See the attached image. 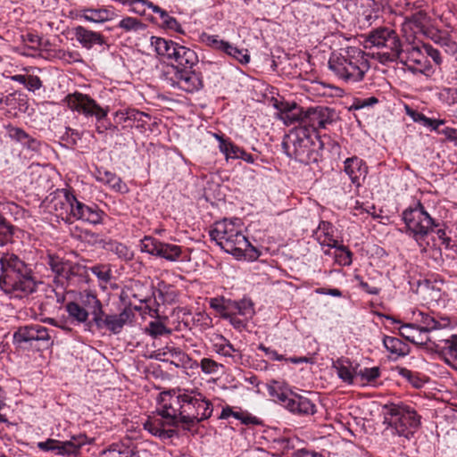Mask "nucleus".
Returning <instances> with one entry per match:
<instances>
[{"label":"nucleus","instance_id":"f257e3e1","mask_svg":"<svg viewBox=\"0 0 457 457\" xmlns=\"http://www.w3.org/2000/svg\"><path fill=\"white\" fill-rule=\"evenodd\" d=\"M339 148L337 142L326 135L320 136L309 128H295L285 136L282 148L286 154L295 161L311 164L317 163L322 157L326 145Z\"/></svg>","mask_w":457,"mask_h":457},{"label":"nucleus","instance_id":"f03ea898","mask_svg":"<svg viewBox=\"0 0 457 457\" xmlns=\"http://www.w3.org/2000/svg\"><path fill=\"white\" fill-rule=\"evenodd\" d=\"M0 288L12 297L23 298L36 291L32 270L18 255L6 253L0 258Z\"/></svg>","mask_w":457,"mask_h":457},{"label":"nucleus","instance_id":"7ed1b4c3","mask_svg":"<svg viewBox=\"0 0 457 457\" xmlns=\"http://www.w3.org/2000/svg\"><path fill=\"white\" fill-rule=\"evenodd\" d=\"M329 70L342 81L354 84L364 79L370 69L366 54L358 47L341 49L332 53L328 60Z\"/></svg>","mask_w":457,"mask_h":457},{"label":"nucleus","instance_id":"20e7f679","mask_svg":"<svg viewBox=\"0 0 457 457\" xmlns=\"http://www.w3.org/2000/svg\"><path fill=\"white\" fill-rule=\"evenodd\" d=\"M237 221L239 220L237 219L235 221L223 219L220 221H216L209 230V236L224 251L239 257L245 255L249 249L256 250L242 233Z\"/></svg>","mask_w":457,"mask_h":457},{"label":"nucleus","instance_id":"39448f33","mask_svg":"<svg viewBox=\"0 0 457 457\" xmlns=\"http://www.w3.org/2000/svg\"><path fill=\"white\" fill-rule=\"evenodd\" d=\"M383 409V423L399 436L409 438L420 425V416L408 405L389 403L384 405Z\"/></svg>","mask_w":457,"mask_h":457},{"label":"nucleus","instance_id":"423d86ee","mask_svg":"<svg viewBox=\"0 0 457 457\" xmlns=\"http://www.w3.org/2000/svg\"><path fill=\"white\" fill-rule=\"evenodd\" d=\"M366 43L380 49L378 55L382 63L397 62L400 56V38L395 30L388 28L380 27L371 30Z\"/></svg>","mask_w":457,"mask_h":457},{"label":"nucleus","instance_id":"0eeeda50","mask_svg":"<svg viewBox=\"0 0 457 457\" xmlns=\"http://www.w3.org/2000/svg\"><path fill=\"white\" fill-rule=\"evenodd\" d=\"M403 219L409 234L420 245H422L421 241L433 230V228L437 227L435 220L426 212L421 202H418L415 208L405 210L403 212Z\"/></svg>","mask_w":457,"mask_h":457},{"label":"nucleus","instance_id":"6e6552de","mask_svg":"<svg viewBox=\"0 0 457 457\" xmlns=\"http://www.w3.org/2000/svg\"><path fill=\"white\" fill-rule=\"evenodd\" d=\"M186 403L182 407L181 423L193 426L209 419L212 413V404L202 394L186 390Z\"/></svg>","mask_w":457,"mask_h":457},{"label":"nucleus","instance_id":"1a4fd4ad","mask_svg":"<svg viewBox=\"0 0 457 457\" xmlns=\"http://www.w3.org/2000/svg\"><path fill=\"white\" fill-rule=\"evenodd\" d=\"M422 42L408 43L403 47L400 46V56L397 59L401 63L413 73L420 72L424 75H430L434 72L433 67L422 46Z\"/></svg>","mask_w":457,"mask_h":457},{"label":"nucleus","instance_id":"9d476101","mask_svg":"<svg viewBox=\"0 0 457 457\" xmlns=\"http://www.w3.org/2000/svg\"><path fill=\"white\" fill-rule=\"evenodd\" d=\"M66 101L70 109L82 113L86 117H95L98 122H102L109 112L108 106L102 107L88 95L79 92L68 95Z\"/></svg>","mask_w":457,"mask_h":457},{"label":"nucleus","instance_id":"9b49d317","mask_svg":"<svg viewBox=\"0 0 457 457\" xmlns=\"http://www.w3.org/2000/svg\"><path fill=\"white\" fill-rule=\"evenodd\" d=\"M91 443L85 434H79L72 436L70 440L59 441L56 439L49 438L44 442H38L37 447L44 452L56 451L59 455H77L79 449Z\"/></svg>","mask_w":457,"mask_h":457},{"label":"nucleus","instance_id":"f8f14e48","mask_svg":"<svg viewBox=\"0 0 457 457\" xmlns=\"http://www.w3.org/2000/svg\"><path fill=\"white\" fill-rule=\"evenodd\" d=\"M168 80L170 86L178 87L187 93H194L204 87L203 78L200 73L193 68L173 69V71H168Z\"/></svg>","mask_w":457,"mask_h":457},{"label":"nucleus","instance_id":"ddd939ff","mask_svg":"<svg viewBox=\"0 0 457 457\" xmlns=\"http://www.w3.org/2000/svg\"><path fill=\"white\" fill-rule=\"evenodd\" d=\"M186 391L176 395L170 392L162 394V407L157 410V414L167 420L169 426H177L181 422L182 407L186 403Z\"/></svg>","mask_w":457,"mask_h":457},{"label":"nucleus","instance_id":"4468645a","mask_svg":"<svg viewBox=\"0 0 457 457\" xmlns=\"http://www.w3.org/2000/svg\"><path fill=\"white\" fill-rule=\"evenodd\" d=\"M141 250L152 255L176 262L182 253L181 247L177 245L163 243L152 237H145L141 241Z\"/></svg>","mask_w":457,"mask_h":457},{"label":"nucleus","instance_id":"2eb2a0df","mask_svg":"<svg viewBox=\"0 0 457 457\" xmlns=\"http://www.w3.org/2000/svg\"><path fill=\"white\" fill-rule=\"evenodd\" d=\"M428 350L436 353L449 366L457 370V335L450 334L448 337L436 338L432 341Z\"/></svg>","mask_w":457,"mask_h":457},{"label":"nucleus","instance_id":"dca6fc26","mask_svg":"<svg viewBox=\"0 0 457 457\" xmlns=\"http://www.w3.org/2000/svg\"><path fill=\"white\" fill-rule=\"evenodd\" d=\"M336 112L328 107L317 106L305 110L303 125L296 128H309L318 133L319 129H325L335 120Z\"/></svg>","mask_w":457,"mask_h":457},{"label":"nucleus","instance_id":"f3484780","mask_svg":"<svg viewBox=\"0 0 457 457\" xmlns=\"http://www.w3.org/2000/svg\"><path fill=\"white\" fill-rule=\"evenodd\" d=\"M134 318V312L129 307H125L119 314H100L93 322L99 329L107 328L112 334H120L124 326Z\"/></svg>","mask_w":457,"mask_h":457},{"label":"nucleus","instance_id":"a211bd4d","mask_svg":"<svg viewBox=\"0 0 457 457\" xmlns=\"http://www.w3.org/2000/svg\"><path fill=\"white\" fill-rule=\"evenodd\" d=\"M315 234L320 245L337 248L344 252L345 253L344 263L347 265L351 264L352 253L346 246L338 245L337 240L334 237V228L330 222L320 221Z\"/></svg>","mask_w":457,"mask_h":457},{"label":"nucleus","instance_id":"6ab92c4d","mask_svg":"<svg viewBox=\"0 0 457 457\" xmlns=\"http://www.w3.org/2000/svg\"><path fill=\"white\" fill-rule=\"evenodd\" d=\"M274 106L278 111V116L287 126L298 124L303 125L305 110L295 103L277 102Z\"/></svg>","mask_w":457,"mask_h":457},{"label":"nucleus","instance_id":"aec40b11","mask_svg":"<svg viewBox=\"0 0 457 457\" xmlns=\"http://www.w3.org/2000/svg\"><path fill=\"white\" fill-rule=\"evenodd\" d=\"M17 343L48 342L50 336L48 329L42 325L35 324L21 327L13 335Z\"/></svg>","mask_w":457,"mask_h":457},{"label":"nucleus","instance_id":"412c9836","mask_svg":"<svg viewBox=\"0 0 457 457\" xmlns=\"http://www.w3.org/2000/svg\"><path fill=\"white\" fill-rule=\"evenodd\" d=\"M155 358L161 361H170L176 367H186L191 361L188 354L172 344L156 350Z\"/></svg>","mask_w":457,"mask_h":457},{"label":"nucleus","instance_id":"4be33fe9","mask_svg":"<svg viewBox=\"0 0 457 457\" xmlns=\"http://www.w3.org/2000/svg\"><path fill=\"white\" fill-rule=\"evenodd\" d=\"M67 204L71 207L73 217L92 224L101 222L103 212L96 204L89 206L83 202H67Z\"/></svg>","mask_w":457,"mask_h":457},{"label":"nucleus","instance_id":"5701e85b","mask_svg":"<svg viewBox=\"0 0 457 457\" xmlns=\"http://www.w3.org/2000/svg\"><path fill=\"white\" fill-rule=\"evenodd\" d=\"M345 171L352 183L358 188L361 186L368 173V167L362 159L353 156L345 161Z\"/></svg>","mask_w":457,"mask_h":457},{"label":"nucleus","instance_id":"b1692460","mask_svg":"<svg viewBox=\"0 0 457 457\" xmlns=\"http://www.w3.org/2000/svg\"><path fill=\"white\" fill-rule=\"evenodd\" d=\"M143 427L151 435L162 440L170 439L177 434L175 429L166 428V427H170L167 423V420L159 415L158 417H149L143 424Z\"/></svg>","mask_w":457,"mask_h":457},{"label":"nucleus","instance_id":"393cba45","mask_svg":"<svg viewBox=\"0 0 457 457\" xmlns=\"http://www.w3.org/2000/svg\"><path fill=\"white\" fill-rule=\"evenodd\" d=\"M400 336L407 341L420 346H428L432 344V338L428 334L421 331L416 323H405L400 328Z\"/></svg>","mask_w":457,"mask_h":457},{"label":"nucleus","instance_id":"a878e982","mask_svg":"<svg viewBox=\"0 0 457 457\" xmlns=\"http://www.w3.org/2000/svg\"><path fill=\"white\" fill-rule=\"evenodd\" d=\"M81 19L89 22L103 23L112 21L118 17L113 7L84 8L81 11Z\"/></svg>","mask_w":457,"mask_h":457},{"label":"nucleus","instance_id":"bb28decb","mask_svg":"<svg viewBox=\"0 0 457 457\" xmlns=\"http://www.w3.org/2000/svg\"><path fill=\"white\" fill-rule=\"evenodd\" d=\"M74 35L77 41L87 49H91L96 45H106V40L101 33L89 30L82 26L74 29Z\"/></svg>","mask_w":457,"mask_h":457},{"label":"nucleus","instance_id":"cd10ccee","mask_svg":"<svg viewBox=\"0 0 457 457\" xmlns=\"http://www.w3.org/2000/svg\"><path fill=\"white\" fill-rule=\"evenodd\" d=\"M174 53L172 60H174L176 65H171L170 71H173V69L193 68L198 62L196 53L187 46L179 45Z\"/></svg>","mask_w":457,"mask_h":457},{"label":"nucleus","instance_id":"c85d7f7f","mask_svg":"<svg viewBox=\"0 0 457 457\" xmlns=\"http://www.w3.org/2000/svg\"><path fill=\"white\" fill-rule=\"evenodd\" d=\"M78 302L81 306L89 311V313L92 315V323L100 314L103 313V304L97 298V295L92 291L84 290L80 292Z\"/></svg>","mask_w":457,"mask_h":457},{"label":"nucleus","instance_id":"c756f323","mask_svg":"<svg viewBox=\"0 0 457 457\" xmlns=\"http://www.w3.org/2000/svg\"><path fill=\"white\" fill-rule=\"evenodd\" d=\"M254 314L253 303L249 299L240 301L228 300L227 316H240L251 319Z\"/></svg>","mask_w":457,"mask_h":457},{"label":"nucleus","instance_id":"7c9ffc66","mask_svg":"<svg viewBox=\"0 0 457 457\" xmlns=\"http://www.w3.org/2000/svg\"><path fill=\"white\" fill-rule=\"evenodd\" d=\"M420 16H421V14L412 15V17L410 19V22L413 23L415 27L420 31H421L427 37L430 38L436 44L440 45L442 46H449L452 43V41L445 33H443L442 31L436 29L434 28L420 27L419 21Z\"/></svg>","mask_w":457,"mask_h":457},{"label":"nucleus","instance_id":"2f4dec72","mask_svg":"<svg viewBox=\"0 0 457 457\" xmlns=\"http://www.w3.org/2000/svg\"><path fill=\"white\" fill-rule=\"evenodd\" d=\"M289 411L301 415H313L316 412L314 403L304 395L295 394Z\"/></svg>","mask_w":457,"mask_h":457},{"label":"nucleus","instance_id":"473e14b6","mask_svg":"<svg viewBox=\"0 0 457 457\" xmlns=\"http://www.w3.org/2000/svg\"><path fill=\"white\" fill-rule=\"evenodd\" d=\"M179 44L168 40L163 37H152L151 46L154 48L158 55L172 60Z\"/></svg>","mask_w":457,"mask_h":457},{"label":"nucleus","instance_id":"72a5a7b5","mask_svg":"<svg viewBox=\"0 0 457 457\" xmlns=\"http://www.w3.org/2000/svg\"><path fill=\"white\" fill-rule=\"evenodd\" d=\"M383 345L395 358L406 356L411 352L409 345L397 337L384 336Z\"/></svg>","mask_w":457,"mask_h":457},{"label":"nucleus","instance_id":"f704fd0d","mask_svg":"<svg viewBox=\"0 0 457 457\" xmlns=\"http://www.w3.org/2000/svg\"><path fill=\"white\" fill-rule=\"evenodd\" d=\"M96 178L97 180L110 185L117 192L127 191L126 184L116 174L103 168L96 169Z\"/></svg>","mask_w":457,"mask_h":457},{"label":"nucleus","instance_id":"c9c22d12","mask_svg":"<svg viewBox=\"0 0 457 457\" xmlns=\"http://www.w3.org/2000/svg\"><path fill=\"white\" fill-rule=\"evenodd\" d=\"M413 314L416 322L419 323L417 325L420 328L421 331H424L426 334L441 329L442 325L440 322L429 314L423 312H414Z\"/></svg>","mask_w":457,"mask_h":457},{"label":"nucleus","instance_id":"e433bc0d","mask_svg":"<svg viewBox=\"0 0 457 457\" xmlns=\"http://www.w3.org/2000/svg\"><path fill=\"white\" fill-rule=\"evenodd\" d=\"M215 137L219 141L220 151L225 154L226 159H239L244 149L234 144L229 139H225L222 136L215 134Z\"/></svg>","mask_w":457,"mask_h":457},{"label":"nucleus","instance_id":"4c0bfd02","mask_svg":"<svg viewBox=\"0 0 457 457\" xmlns=\"http://www.w3.org/2000/svg\"><path fill=\"white\" fill-rule=\"evenodd\" d=\"M69 317L79 323H86L88 320L89 311L81 306L78 301L69 302L65 305Z\"/></svg>","mask_w":457,"mask_h":457},{"label":"nucleus","instance_id":"58836bf2","mask_svg":"<svg viewBox=\"0 0 457 457\" xmlns=\"http://www.w3.org/2000/svg\"><path fill=\"white\" fill-rule=\"evenodd\" d=\"M124 33H137L146 29V24L137 18L126 16L122 18L116 25Z\"/></svg>","mask_w":457,"mask_h":457},{"label":"nucleus","instance_id":"ea45409f","mask_svg":"<svg viewBox=\"0 0 457 457\" xmlns=\"http://www.w3.org/2000/svg\"><path fill=\"white\" fill-rule=\"evenodd\" d=\"M158 299L162 302V303L171 304L178 301L179 294L177 289L171 286L167 285L165 283H160L157 288Z\"/></svg>","mask_w":457,"mask_h":457},{"label":"nucleus","instance_id":"a19ab883","mask_svg":"<svg viewBox=\"0 0 457 457\" xmlns=\"http://www.w3.org/2000/svg\"><path fill=\"white\" fill-rule=\"evenodd\" d=\"M100 457H139L132 449L123 445H112L110 448L103 451Z\"/></svg>","mask_w":457,"mask_h":457},{"label":"nucleus","instance_id":"79ce46f5","mask_svg":"<svg viewBox=\"0 0 457 457\" xmlns=\"http://www.w3.org/2000/svg\"><path fill=\"white\" fill-rule=\"evenodd\" d=\"M129 122L126 127H136L137 129H145L147 120H150L149 114L140 112L137 109L129 108Z\"/></svg>","mask_w":457,"mask_h":457},{"label":"nucleus","instance_id":"37998d69","mask_svg":"<svg viewBox=\"0 0 457 457\" xmlns=\"http://www.w3.org/2000/svg\"><path fill=\"white\" fill-rule=\"evenodd\" d=\"M68 262H64L62 258L57 255H47V264L50 266L51 270L57 275L58 280L61 278L62 275L67 273Z\"/></svg>","mask_w":457,"mask_h":457},{"label":"nucleus","instance_id":"c03bdc74","mask_svg":"<svg viewBox=\"0 0 457 457\" xmlns=\"http://www.w3.org/2000/svg\"><path fill=\"white\" fill-rule=\"evenodd\" d=\"M87 274V267L79 263L68 262L67 273L62 275L61 278L71 280V283L74 282L75 278L84 277Z\"/></svg>","mask_w":457,"mask_h":457},{"label":"nucleus","instance_id":"a18cd8bd","mask_svg":"<svg viewBox=\"0 0 457 457\" xmlns=\"http://www.w3.org/2000/svg\"><path fill=\"white\" fill-rule=\"evenodd\" d=\"M269 394L271 397L274 398L275 401L279 402L288 411L291 407V403L293 401V395L295 393L290 392L289 394L285 392H278L274 386H269L268 388Z\"/></svg>","mask_w":457,"mask_h":457},{"label":"nucleus","instance_id":"49530a36","mask_svg":"<svg viewBox=\"0 0 457 457\" xmlns=\"http://www.w3.org/2000/svg\"><path fill=\"white\" fill-rule=\"evenodd\" d=\"M228 55L235 58L242 64L249 62L250 57L247 54V50L239 49L228 43L226 50L224 51Z\"/></svg>","mask_w":457,"mask_h":457},{"label":"nucleus","instance_id":"de8ad7c7","mask_svg":"<svg viewBox=\"0 0 457 457\" xmlns=\"http://www.w3.org/2000/svg\"><path fill=\"white\" fill-rule=\"evenodd\" d=\"M145 330L153 337L171 334L170 328H168L162 322L157 320L149 322Z\"/></svg>","mask_w":457,"mask_h":457},{"label":"nucleus","instance_id":"09e8293b","mask_svg":"<svg viewBox=\"0 0 457 457\" xmlns=\"http://www.w3.org/2000/svg\"><path fill=\"white\" fill-rule=\"evenodd\" d=\"M354 209L356 211H360L361 212H365L374 218L382 217V209L377 208L373 202H356V206Z\"/></svg>","mask_w":457,"mask_h":457},{"label":"nucleus","instance_id":"8fccbe9b","mask_svg":"<svg viewBox=\"0 0 457 457\" xmlns=\"http://www.w3.org/2000/svg\"><path fill=\"white\" fill-rule=\"evenodd\" d=\"M201 38L206 46L223 52L228 45V42L220 39L218 36L214 35L203 34Z\"/></svg>","mask_w":457,"mask_h":457},{"label":"nucleus","instance_id":"3c124183","mask_svg":"<svg viewBox=\"0 0 457 457\" xmlns=\"http://www.w3.org/2000/svg\"><path fill=\"white\" fill-rule=\"evenodd\" d=\"M127 5L129 12L142 16L145 14L147 7L153 9L154 4L148 0H131Z\"/></svg>","mask_w":457,"mask_h":457},{"label":"nucleus","instance_id":"603ef678","mask_svg":"<svg viewBox=\"0 0 457 457\" xmlns=\"http://www.w3.org/2000/svg\"><path fill=\"white\" fill-rule=\"evenodd\" d=\"M338 377L345 382L352 384L353 381V374L349 366L344 364L341 361H337L334 364Z\"/></svg>","mask_w":457,"mask_h":457},{"label":"nucleus","instance_id":"864d4df0","mask_svg":"<svg viewBox=\"0 0 457 457\" xmlns=\"http://www.w3.org/2000/svg\"><path fill=\"white\" fill-rule=\"evenodd\" d=\"M12 227L9 225L5 219L0 215V245H4L12 240Z\"/></svg>","mask_w":457,"mask_h":457},{"label":"nucleus","instance_id":"5fc2aeb1","mask_svg":"<svg viewBox=\"0 0 457 457\" xmlns=\"http://www.w3.org/2000/svg\"><path fill=\"white\" fill-rule=\"evenodd\" d=\"M229 299H226L224 297L218 298H211L210 299V307L216 311L220 317L225 318L228 312V303Z\"/></svg>","mask_w":457,"mask_h":457},{"label":"nucleus","instance_id":"6e6d98bb","mask_svg":"<svg viewBox=\"0 0 457 457\" xmlns=\"http://www.w3.org/2000/svg\"><path fill=\"white\" fill-rule=\"evenodd\" d=\"M8 137L22 144L26 138H29V134L21 128L14 127L12 125H7L5 127Z\"/></svg>","mask_w":457,"mask_h":457},{"label":"nucleus","instance_id":"4d7b16f0","mask_svg":"<svg viewBox=\"0 0 457 457\" xmlns=\"http://www.w3.org/2000/svg\"><path fill=\"white\" fill-rule=\"evenodd\" d=\"M274 448L280 452V454L285 455L289 453L292 449H294V444L292 439L288 437H279L278 439H275L274 442Z\"/></svg>","mask_w":457,"mask_h":457},{"label":"nucleus","instance_id":"13d9d810","mask_svg":"<svg viewBox=\"0 0 457 457\" xmlns=\"http://www.w3.org/2000/svg\"><path fill=\"white\" fill-rule=\"evenodd\" d=\"M91 272L103 282H108L111 279V270L105 265H96L90 268Z\"/></svg>","mask_w":457,"mask_h":457},{"label":"nucleus","instance_id":"bf43d9fd","mask_svg":"<svg viewBox=\"0 0 457 457\" xmlns=\"http://www.w3.org/2000/svg\"><path fill=\"white\" fill-rule=\"evenodd\" d=\"M111 250L115 253L119 258L123 260H131L133 257V253L129 248L121 243H114Z\"/></svg>","mask_w":457,"mask_h":457},{"label":"nucleus","instance_id":"052dcab7","mask_svg":"<svg viewBox=\"0 0 457 457\" xmlns=\"http://www.w3.org/2000/svg\"><path fill=\"white\" fill-rule=\"evenodd\" d=\"M422 46L423 49L425 50L427 59L430 57L436 65L440 66L443 62V58L441 56L440 52L437 49L434 48L429 44H422Z\"/></svg>","mask_w":457,"mask_h":457},{"label":"nucleus","instance_id":"680f3d73","mask_svg":"<svg viewBox=\"0 0 457 457\" xmlns=\"http://www.w3.org/2000/svg\"><path fill=\"white\" fill-rule=\"evenodd\" d=\"M200 366H201V370L204 373L212 374V373H215L217 371L218 368L221 365L219 364L218 362H216L212 359L203 358L201 360Z\"/></svg>","mask_w":457,"mask_h":457},{"label":"nucleus","instance_id":"e2e57ef3","mask_svg":"<svg viewBox=\"0 0 457 457\" xmlns=\"http://www.w3.org/2000/svg\"><path fill=\"white\" fill-rule=\"evenodd\" d=\"M360 375L368 382H372L380 376V370L378 367L365 368L361 370Z\"/></svg>","mask_w":457,"mask_h":457},{"label":"nucleus","instance_id":"0e129e2a","mask_svg":"<svg viewBox=\"0 0 457 457\" xmlns=\"http://www.w3.org/2000/svg\"><path fill=\"white\" fill-rule=\"evenodd\" d=\"M215 350L219 354L226 357H231L233 353L237 352L228 341H226L225 344H216Z\"/></svg>","mask_w":457,"mask_h":457},{"label":"nucleus","instance_id":"69168bd1","mask_svg":"<svg viewBox=\"0 0 457 457\" xmlns=\"http://www.w3.org/2000/svg\"><path fill=\"white\" fill-rule=\"evenodd\" d=\"M43 86V83L39 77L35 75H28L26 79L25 87L31 92H35L36 90H38Z\"/></svg>","mask_w":457,"mask_h":457},{"label":"nucleus","instance_id":"338daca9","mask_svg":"<svg viewBox=\"0 0 457 457\" xmlns=\"http://www.w3.org/2000/svg\"><path fill=\"white\" fill-rule=\"evenodd\" d=\"M59 58L68 63L81 62L80 54L76 51H60Z\"/></svg>","mask_w":457,"mask_h":457},{"label":"nucleus","instance_id":"774afa93","mask_svg":"<svg viewBox=\"0 0 457 457\" xmlns=\"http://www.w3.org/2000/svg\"><path fill=\"white\" fill-rule=\"evenodd\" d=\"M224 319L229 320L230 324L236 329H238V330H242V329L245 328L247 320H249V319H245L244 317L240 318L239 316H233V315L226 316Z\"/></svg>","mask_w":457,"mask_h":457}]
</instances>
